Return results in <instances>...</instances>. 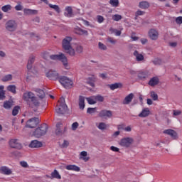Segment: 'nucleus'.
Here are the masks:
<instances>
[{
    "instance_id": "nucleus-49",
    "label": "nucleus",
    "mask_w": 182,
    "mask_h": 182,
    "mask_svg": "<svg viewBox=\"0 0 182 182\" xmlns=\"http://www.w3.org/2000/svg\"><path fill=\"white\" fill-rule=\"evenodd\" d=\"M110 31H112V33H115L116 36H120V35H122V31L117 29L111 28Z\"/></svg>"
},
{
    "instance_id": "nucleus-54",
    "label": "nucleus",
    "mask_w": 182,
    "mask_h": 182,
    "mask_svg": "<svg viewBox=\"0 0 182 182\" xmlns=\"http://www.w3.org/2000/svg\"><path fill=\"white\" fill-rule=\"evenodd\" d=\"M144 14H146L144 11H141V10H138V11L136 12L135 16H141L144 15Z\"/></svg>"
},
{
    "instance_id": "nucleus-50",
    "label": "nucleus",
    "mask_w": 182,
    "mask_h": 182,
    "mask_svg": "<svg viewBox=\"0 0 182 182\" xmlns=\"http://www.w3.org/2000/svg\"><path fill=\"white\" fill-rule=\"evenodd\" d=\"M95 97L96 103H97V102H103V100H105V98L101 95H97L95 96Z\"/></svg>"
},
{
    "instance_id": "nucleus-21",
    "label": "nucleus",
    "mask_w": 182,
    "mask_h": 182,
    "mask_svg": "<svg viewBox=\"0 0 182 182\" xmlns=\"http://www.w3.org/2000/svg\"><path fill=\"white\" fill-rule=\"evenodd\" d=\"M159 77H154L149 80V86H151V87L157 86V85H159Z\"/></svg>"
},
{
    "instance_id": "nucleus-18",
    "label": "nucleus",
    "mask_w": 182,
    "mask_h": 182,
    "mask_svg": "<svg viewBox=\"0 0 182 182\" xmlns=\"http://www.w3.org/2000/svg\"><path fill=\"white\" fill-rule=\"evenodd\" d=\"M97 80V78L96 77V75H92L87 78V82L90 86H92V87H95V82Z\"/></svg>"
},
{
    "instance_id": "nucleus-53",
    "label": "nucleus",
    "mask_w": 182,
    "mask_h": 182,
    "mask_svg": "<svg viewBox=\"0 0 182 182\" xmlns=\"http://www.w3.org/2000/svg\"><path fill=\"white\" fill-rule=\"evenodd\" d=\"M176 23H177V25H181L182 23V16H178L176 18L175 20Z\"/></svg>"
},
{
    "instance_id": "nucleus-25",
    "label": "nucleus",
    "mask_w": 182,
    "mask_h": 182,
    "mask_svg": "<svg viewBox=\"0 0 182 182\" xmlns=\"http://www.w3.org/2000/svg\"><path fill=\"white\" fill-rule=\"evenodd\" d=\"M73 49H74V50H76L77 53H82V52H83V47H82V46L79 44H73Z\"/></svg>"
},
{
    "instance_id": "nucleus-14",
    "label": "nucleus",
    "mask_w": 182,
    "mask_h": 182,
    "mask_svg": "<svg viewBox=\"0 0 182 182\" xmlns=\"http://www.w3.org/2000/svg\"><path fill=\"white\" fill-rule=\"evenodd\" d=\"M134 56L136 62H143L144 60V53H140L139 51L135 50L134 52Z\"/></svg>"
},
{
    "instance_id": "nucleus-63",
    "label": "nucleus",
    "mask_w": 182,
    "mask_h": 182,
    "mask_svg": "<svg viewBox=\"0 0 182 182\" xmlns=\"http://www.w3.org/2000/svg\"><path fill=\"white\" fill-rule=\"evenodd\" d=\"M81 30H82V28L77 27V28H75V33H77V35H80Z\"/></svg>"
},
{
    "instance_id": "nucleus-45",
    "label": "nucleus",
    "mask_w": 182,
    "mask_h": 182,
    "mask_svg": "<svg viewBox=\"0 0 182 182\" xmlns=\"http://www.w3.org/2000/svg\"><path fill=\"white\" fill-rule=\"evenodd\" d=\"M122 15L119 14H114L112 16L113 21H115L116 22H119L122 19Z\"/></svg>"
},
{
    "instance_id": "nucleus-1",
    "label": "nucleus",
    "mask_w": 182,
    "mask_h": 182,
    "mask_svg": "<svg viewBox=\"0 0 182 182\" xmlns=\"http://www.w3.org/2000/svg\"><path fill=\"white\" fill-rule=\"evenodd\" d=\"M23 100L27 102L30 107H39L41 102L32 92H26L23 95Z\"/></svg>"
},
{
    "instance_id": "nucleus-61",
    "label": "nucleus",
    "mask_w": 182,
    "mask_h": 182,
    "mask_svg": "<svg viewBox=\"0 0 182 182\" xmlns=\"http://www.w3.org/2000/svg\"><path fill=\"white\" fill-rule=\"evenodd\" d=\"M20 164H21V167H24L25 168H26V167H28V163H26L25 161L20 162Z\"/></svg>"
},
{
    "instance_id": "nucleus-6",
    "label": "nucleus",
    "mask_w": 182,
    "mask_h": 182,
    "mask_svg": "<svg viewBox=\"0 0 182 182\" xmlns=\"http://www.w3.org/2000/svg\"><path fill=\"white\" fill-rule=\"evenodd\" d=\"M58 82L65 89H72L73 87V80L66 76L60 77Z\"/></svg>"
},
{
    "instance_id": "nucleus-62",
    "label": "nucleus",
    "mask_w": 182,
    "mask_h": 182,
    "mask_svg": "<svg viewBox=\"0 0 182 182\" xmlns=\"http://www.w3.org/2000/svg\"><path fill=\"white\" fill-rule=\"evenodd\" d=\"M80 35H89V33H87V31L81 28Z\"/></svg>"
},
{
    "instance_id": "nucleus-29",
    "label": "nucleus",
    "mask_w": 182,
    "mask_h": 182,
    "mask_svg": "<svg viewBox=\"0 0 182 182\" xmlns=\"http://www.w3.org/2000/svg\"><path fill=\"white\" fill-rule=\"evenodd\" d=\"M66 170H72L73 171H80V168L75 165H68L65 166Z\"/></svg>"
},
{
    "instance_id": "nucleus-11",
    "label": "nucleus",
    "mask_w": 182,
    "mask_h": 182,
    "mask_svg": "<svg viewBox=\"0 0 182 182\" xmlns=\"http://www.w3.org/2000/svg\"><path fill=\"white\" fill-rule=\"evenodd\" d=\"M39 124V118L34 117L28 119L26 122V127L30 129H33Z\"/></svg>"
},
{
    "instance_id": "nucleus-47",
    "label": "nucleus",
    "mask_w": 182,
    "mask_h": 182,
    "mask_svg": "<svg viewBox=\"0 0 182 182\" xmlns=\"http://www.w3.org/2000/svg\"><path fill=\"white\" fill-rule=\"evenodd\" d=\"M96 19L98 23H103V22H105V17H103L102 16H100V15L97 16Z\"/></svg>"
},
{
    "instance_id": "nucleus-28",
    "label": "nucleus",
    "mask_w": 182,
    "mask_h": 182,
    "mask_svg": "<svg viewBox=\"0 0 182 182\" xmlns=\"http://www.w3.org/2000/svg\"><path fill=\"white\" fill-rule=\"evenodd\" d=\"M85 97L80 96L79 97V107L81 110H83L85 109Z\"/></svg>"
},
{
    "instance_id": "nucleus-34",
    "label": "nucleus",
    "mask_w": 182,
    "mask_h": 182,
    "mask_svg": "<svg viewBox=\"0 0 182 182\" xmlns=\"http://www.w3.org/2000/svg\"><path fill=\"white\" fill-rule=\"evenodd\" d=\"M86 100L89 105H96V98L95 96L87 97Z\"/></svg>"
},
{
    "instance_id": "nucleus-32",
    "label": "nucleus",
    "mask_w": 182,
    "mask_h": 182,
    "mask_svg": "<svg viewBox=\"0 0 182 182\" xmlns=\"http://www.w3.org/2000/svg\"><path fill=\"white\" fill-rule=\"evenodd\" d=\"M14 79V77L11 74L6 75L2 77L1 80L2 82H11Z\"/></svg>"
},
{
    "instance_id": "nucleus-2",
    "label": "nucleus",
    "mask_w": 182,
    "mask_h": 182,
    "mask_svg": "<svg viewBox=\"0 0 182 182\" xmlns=\"http://www.w3.org/2000/svg\"><path fill=\"white\" fill-rule=\"evenodd\" d=\"M72 42V37H66L63 40V48L66 51L70 56H75V51L73 49V46H70Z\"/></svg>"
},
{
    "instance_id": "nucleus-40",
    "label": "nucleus",
    "mask_w": 182,
    "mask_h": 182,
    "mask_svg": "<svg viewBox=\"0 0 182 182\" xmlns=\"http://www.w3.org/2000/svg\"><path fill=\"white\" fill-rule=\"evenodd\" d=\"M150 97L153 100H159V95L154 91L150 92Z\"/></svg>"
},
{
    "instance_id": "nucleus-39",
    "label": "nucleus",
    "mask_w": 182,
    "mask_h": 182,
    "mask_svg": "<svg viewBox=\"0 0 182 182\" xmlns=\"http://www.w3.org/2000/svg\"><path fill=\"white\" fill-rule=\"evenodd\" d=\"M119 87H122V84L115 83L109 85V88L111 90H114L115 89H119Z\"/></svg>"
},
{
    "instance_id": "nucleus-41",
    "label": "nucleus",
    "mask_w": 182,
    "mask_h": 182,
    "mask_svg": "<svg viewBox=\"0 0 182 182\" xmlns=\"http://www.w3.org/2000/svg\"><path fill=\"white\" fill-rule=\"evenodd\" d=\"M11 9H12V6L9 4L4 6L1 8V11H3V12H9V11H11Z\"/></svg>"
},
{
    "instance_id": "nucleus-33",
    "label": "nucleus",
    "mask_w": 182,
    "mask_h": 182,
    "mask_svg": "<svg viewBox=\"0 0 182 182\" xmlns=\"http://www.w3.org/2000/svg\"><path fill=\"white\" fill-rule=\"evenodd\" d=\"M35 92H37V96L40 97V99H43L45 97V91L41 89H36Z\"/></svg>"
},
{
    "instance_id": "nucleus-3",
    "label": "nucleus",
    "mask_w": 182,
    "mask_h": 182,
    "mask_svg": "<svg viewBox=\"0 0 182 182\" xmlns=\"http://www.w3.org/2000/svg\"><path fill=\"white\" fill-rule=\"evenodd\" d=\"M50 58L52 59V60H60L65 69H66L67 70H69V69H70V65H69L68 58H66V56H65V54L60 53L58 55H51L50 56Z\"/></svg>"
},
{
    "instance_id": "nucleus-19",
    "label": "nucleus",
    "mask_w": 182,
    "mask_h": 182,
    "mask_svg": "<svg viewBox=\"0 0 182 182\" xmlns=\"http://www.w3.org/2000/svg\"><path fill=\"white\" fill-rule=\"evenodd\" d=\"M0 173H1V174H5L6 176H10V174H12V170L7 166H1L0 168Z\"/></svg>"
},
{
    "instance_id": "nucleus-22",
    "label": "nucleus",
    "mask_w": 182,
    "mask_h": 182,
    "mask_svg": "<svg viewBox=\"0 0 182 182\" xmlns=\"http://www.w3.org/2000/svg\"><path fill=\"white\" fill-rule=\"evenodd\" d=\"M65 15L67 16L68 18H72V16H73V9H72V6L65 7Z\"/></svg>"
},
{
    "instance_id": "nucleus-17",
    "label": "nucleus",
    "mask_w": 182,
    "mask_h": 182,
    "mask_svg": "<svg viewBox=\"0 0 182 182\" xmlns=\"http://www.w3.org/2000/svg\"><path fill=\"white\" fill-rule=\"evenodd\" d=\"M56 131L55 133L56 134H63V133H65V132H67L68 128L67 127H64V129H61L62 127V123H58L56 124Z\"/></svg>"
},
{
    "instance_id": "nucleus-57",
    "label": "nucleus",
    "mask_w": 182,
    "mask_h": 182,
    "mask_svg": "<svg viewBox=\"0 0 182 182\" xmlns=\"http://www.w3.org/2000/svg\"><path fill=\"white\" fill-rule=\"evenodd\" d=\"M110 150H112V151H115L116 153H119V151H120V149L119 148L113 146L110 147Z\"/></svg>"
},
{
    "instance_id": "nucleus-10",
    "label": "nucleus",
    "mask_w": 182,
    "mask_h": 182,
    "mask_svg": "<svg viewBox=\"0 0 182 182\" xmlns=\"http://www.w3.org/2000/svg\"><path fill=\"white\" fill-rule=\"evenodd\" d=\"M16 28H18V24L14 20H10L6 23V29L9 32H14V31H16Z\"/></svg>"
},
{
    "instance_id": "nucleus-38",
    "label": "nucleus",
    "mask_w": 182,
    "mask_h": 182,
    "mask_svg": "<svg viewBox=\"0 0 182 182\" xmlns=\"http://www.w3.org/2000/svg\"><path fill=\"white\" fill-rule=\"evenodd\" d=\"M81 159L84 160V161H89V157H87V152L86 151H82L80 153Z\"/></svg>"
},
{
    "instance_id": "nucleus-48",
    "label": "nucleus",
    "mask_w": 182,
    "mask_h": 182,
    "mask_svg": "<svg viewBox=\"0 0 182 182\" xmlns=\"http://www.w3.org/2000/svg\"><path fill=\"white\" fill-rule=\"evenodd\" d=\"M77 127H79V124L77 123V122L73 123L71 125V129L73 132L76 131L77 129Z\"/></svg>"
},
{
    "instance_id": "nucleus-15",
    "label": "nucleus",
    "mask_w": 182,
    "mask_h": 182,
    "mask_svg": "<svg viewBox=\"0 0 182 182\" xmlns=\"http://www.w3.org/2000/svg\"><path fill=\"white\" fill-rule=\"evenodd\" d=\"M164 134H168V136H171L173 140H176V139H178L177 132L173 129H166L164 131Z\"/></svg>"
},
{
    "instance_id": "nucleus-42",
    "label": "nucleus",
    "mask_w": 182,
    "mask_h": 182,
    "mask_svg": "<svg viewBox=\"0 0 182 182\" xmlns=\"http://www.w3.org/2000/svg\"><path fill=\"white\" fill-rule=\"evenodd\" d=\"M32 63H27V69H28V72H27V79H29V77H31V76H29L31 75V70L32 69Z\"/></svg>"
},
{
    "instance_id": "nucleus-60",
    "label": "nucleus",
    "mask_w": 182,
    "mask_h": 182,
    "mask_svg": "<svg viewBox=\"0 0 182 182\" xmlns=\"http://www.w3.org/2000/svg\"><path fill=\"white\" fill-rule=\"evenodd\" d=\"M180 114H181V111L173 110V116H180Z\"/></svg>"
},
{
    "instance_id": "nucleus-37",
    "label": "nucleus",
    "mask_w": 182,
    "mask_h": 182,
    "mask_svg": "<svg viewBox=\"0 0 182 182\" xmlns=\"http://www.w3.org/2000/svg\"><path fill=\"white\" fill-rule=\"evenodd\" d=\"M48 6L52 8V9H54V11H55V12H57V14H60V8H59V6L48 4Z\"/></svg>"
},
{
    "instance_id": "nucleus-7",
    "label": "nucleus",
    "mask_w": 182,
    "mask_h": 182,
    "mask_svg": "<svg viewBox=\"0 0 182 182\" xmlns=\"http://www.w3.org/2000/svg\"><path fill=\"white\" fill-rule=\"evenodd\" d=\"M66 110H68V106L65 103V99L61 98L57 104L55 112L58 113V114H63L66 113Z\"/></svg>"
},
{
    "instance_id": "nucleus-30",
    "label": "nucleus",
    "mask_w": 182,
    "mask_h": 182,
    "mask_svg": "<svg viewBox=\"0 0 182 182\" xmlns=\"http://www.w3.org/2000/svg\"><path fill=\"white\" fill-rule=\"evenodd\" d=\"M149 75L147 74L146 71H139L138 73V77L141 79V80H143L144 79H146L148 77Z\"/></svg>"
},
{
    "instance_id": "nucleus-43",
    "label": "nucleus",
    "mask_w": 182,
    "mask_h": 182,
    "mask_svg": "<svg viewBox=\"0 0 182 182\" xmlns=\"http://www.w3.org/2000/svg\"><path fill=\"white\" fill-rule=\"evenodd\" d=\"M109 4L114 8H117L119 6V0H109Z\"/></svg>"
},
{
    "instance_id": "nucleus-31",
    "label": "nucleus",
    "mask_w": 182,
    "mask_h": 182,
    "mask_svg": "<svg viewBox=\"0 0 182 182\" xmlns=\"http://www.w3.org/2000/svg\"><path fill=\"white\" fill-rule=\"evenodd\" d=\"M150 6V4L147 1H141L139 4V7L141 9H147Z\"/></svg>"
},
{
    "instance_id": "nucleus-36",
    "label": "nucleus",
    "mask_w": 182,
    "mask_h": 182,
    "mask_svg": "<svg viewBox=\"0 0 182 182\" xmlns=\"http://www.w3.org/2000/svg\"><path fill=\"white\" fill-rule=\"evenodd\" d=\"M7 90L15 95V93H16V86L14 85H9L7 87Z\"/></svg>"
},
{
    "instance_id": "nucleus-16",
    "label": "nucleus",
    "mask_w": 182,
    "mask_h": 182,
    "mask_svg": "<svg viewBox=\"0 0 182 182\" xmlns=\"http://www.w3.org/2000/svg\"><path fill=\"white\" fill-rule=\"evenodd\" d=\"M42 146H43L42 142L38 140H33L29 144V147H31V149H39L40 147H42Z\"/></svg>"
},
{
    "instance_id": "nucleus-64",
    "label": "nucleus",
    "mask_w": 182,
    "mask_h": 182,
    "mask_svg": "<svg viewBox=\"0 0 182 182\" xmlns=\"http://www.w3.org/2000/svg\"><path fill=\"white\" fill-rule=\"evenodd\" d=\"M16 11H22V6L21 5H17L15 6Z\"/></svg>"
},
{
    "instance_id": "nucleus-59",
    "label": "nucleus",
    "mask_w": 182,
    "mask_h": 182,
    "mask_svg": "<svg viewBox=\"0 0 182 182\" xmlns=\"http://www.w3.org/2000/svg\"><path fill=\"white\" fill-rule=\"evenodd\" d=\"M107 41L108 42H109L110 43H112L113 45H114V43L117 42V41L114 40L113 38H108Z\"/></svg>"
},
{
    "instance_id": "nucleus-5",
    "label": "nucleus",
    "mask_w": 182,
    "mask_h": 182,
    "mask_svg": "<svg viewBox=\"0 0 182 182\" xmlns=\"http://www.w3.org/2000/svg\"><path fill=\"white\" fill-rule=\"evenodd\" d=\"M134 143V139L133 138L127 136L121 139L119 141L118 144L119 146H120L121 147H123L124 149H129L132 147V146H133Z\"/></svg>"
},
{
    "instance_id": "nucleus-13",
    "label": "nucleus",
    "mask_w": 182,
    "mask_h": 182,
    "mask_svg": "<svg viewBox=\"0 0 182 182\" xmlns=\"http://www.w3.org/2000/svg\"><path fill=\"white\" fill-rule=\"evenodd\" d=\"M112 113L111 112V111L106 109H103L99 113V117H103L104 119H107V117L110 118L112 117Z\"/></svg>"
},
{
    "instance_id": "nucleus-26",
    "label": "nucleus",
    "mask_w": 182,
    "mask_h": 182,
    "mask_svg": "<svg viewBox=\"0 0 182 182\" xmlns=\"http://www.w3.org/2000/svg\"><path fill=\"white\" fill-rule=\"evenodd\" d=\"M96 126L100 130H106V129L109 127V125L106 124L105 122L97 123Z\"/></svg>"
},
{
    "instance_id": "nucleus-35",
    "label": "nucleus",
    "mask_w": 182,
    "mask_h": 182,
    "mask_svg": "<svg viewBox=\"0 0 182 182\" xmlns=\"http://www.w3.org/2000/svg\"><path fill=\"white\" fill-rule=\"evenodd\" d=\"M14 106L12 101H6L4 103V109H11Z\"/></svg>"
},
{
    "instance_id": "nucleus-9",
    "label": "nucleus",
    "mask_w": 182,
    "mask_h": 182,
    "mask_svg": "<svg viewBox=\"0 0 182 182\" xmlns=\"http://www.w3.org/2000/svg\"><path fill=\"white\" fill-rule=\"evenodd\" d=\"M9 146L11 149H17L18 150H21L22 149V144L19 143V140L16 139H11L9 141Z\"/></svg>"
},
{
    "instance_id": "nucleus-51",
    "label": "nucleus",
    "mask_w": 182,
    "mask_h": 182,
    "mask_svg": "<svg viewBox=\"0 0 182 182\" xmlns=\"http://www.w3.org/2000/svg\"><path fill=\"white\" fill-rule=\"evenodd\" d=\"M87 113H89L90 114H93V113H96V107L95 108H92V107L87 108Z\"/></svg>"
},
{
    "instance_id": "nucleus-55",
    "label": "nucleus",
    "mask_w": 182,
    "mask_h": 182,
    "mask_svg": "<svg viewBox=\"0 0 182 182\" xmlns=\"http://www.w3.org/2000/svg\"><path fill=\"white\" fill-rule=\"evenodd\" d=\"M28 63H31L33 65V63L35 62V56L34 55H31L29 57V59H28Z\"/></svg>"
},
{
    "instance_id": "nucleus-24",
    "label": "nucleus",
    "mask_w": 182,
    "mask_h": 182,
    "mask_svg": "<svg viewBox=\"0 0 182 182\" xmlns=\"http://www.w3.org/2000/svg\"><path fill=\"white\" fill-rule=\"evenodd\" d=\"M150 114V109L149 108H144L141 112L139 114V117H147Z\"/></svg>"
},
{
    "instance_id": "nucleus-56",
    "label": "nucleus",
    "mask_w": 182,
    "mask_h": 182,
    "mask_svg": "<svg viewBox=\"0 0 182 182\" xmlns=\"http://www.w3.org/2000/svg\"><path fill=\"white\" fill-rule=\"evenodd\" d=\"M5 99V91L1 90L0 91V100H4Z\"/></svg>"
},
{
    "instance_id": "nucleus-44",
    "label": "nucleus",
    "mask_w": 182,
    "mask_h": 182,
    "mask_svg": "<svg viewBox=\"0 0 182 182\" xmlns=\"http://www.w3.org/2000/svg\"><path fill=\"white\" fill-rule=\"evenodd\" d=\"M20 109H21V107H19V106L14 107V108L13 109V111H12L13 116H16V114H18L19 113Z\"/></svg>"
},
{
    "instance_id": "nucleus-4",
    "label": "nucleus",
    "mask_w": 182,
    "mask_h": 182,
    "mask_svg": "<svg viewBox=\"0 0 182 182\" xmlns=\"http://www.w3.org/2000/svg\"><path fill=\"white\" fill-rule=\"evenodd\" d=\"M47 132H48V124H43L35 129V131L33 132V136H34V137H36L37 139H39V137H42V136H45V134H46Z\"/></svg>"
},
{
    "instance_id": "nucleus-27",
    "label": "nucleus",
    "mask_w": 182,
    "mask_h": 182,
    "mask_svg": "<svg viewBox=\"0 0 182 182\" xmlns=\"http://www.w3.org/2000/svg\"><path fill=\"white\" fill-rule=\"evenodd\" d=\"M51 178H57V180H60V178H62V176H60V174H59V171H58V170L55 169L51 173Z\"/></svg>"
},
{
    "instance_id": "nucleus-23",
    "label": "nucleus",
    "mask_w": 182,
    "mask_h": 182,
    "mask_svg": "<svg viewBox=\"0 0 182 182\" xmlns=\"http://www.w3.org/2000/svg\"><path fill=\"white\" fill-rule=\"evenodd\" d=\"M23 14H24V15H36V14H38V11L32 10V9H24Z\"/></svg>"
},
{
    "instance_id": "nucleus-12",
    "label": "nucleus",
    "mask_w": 182,
    "mask_h": 182,
    "mask_svg": "<svg viewBox=\"0 0 182 182\" xmlns=\"http://www.w3.org/2000/svg\"><path fill=\"white\" fill-rule=\"evenodd\" d=\"M148 36L151 41H157L159 39V31L154 28H151L148 32Z\"/></svg>"
},
{
    "instance_id": "nucleus-46",
    "label": "nucleus",
    "mask_w": 182,
    "mask_h": 182,
    "mask_svg": "<svg viewBox=\"0 0 182 182\" xmlns=\"http://www.w3.org/2000/svg\"><path fill=\"white\" fill-rule=\"evenodd\" d=\"M153 63L154 65H163L164 62H163V60L160 58H155L153 60Z\"/></svg>"
},
{
    "instance_id": "nucleus-58",
    "label": "nucleus",
    "mask_w": 182,
    "mask_h": 182,
    "mask_svg": "<svg viewBox=\"0 0 182 182\" xmlns=\"http://www.w3.org/2000/svg\"><path fill=\"white\" fill-rule=\"evenodd\" d=\"M61 147H68L69 146V142L68 141L64 140L63 142L60 144Z\"/></svg>"
},
{
    "instance_id": "nucleus-52",
    "label": "nucleus",
    "mask_w": 182,
    "mask_h": 182,
    "mask_svg": "<svg viewBox=\"0 0 182 182\" xmlns=\"http://www.w3.org/2000/svg\"><path fill=\"white\" fill-rule=\"evenodd\" d=\"M98 46L99 49H101V50H106V49H107V47L100 42L98 43Z\"/></svg>"
},
{
    "instance_id": "nucleus-8",
    "label": "nucleus",
    "mask_w": 182,
    "mask_h": 182,
    "mask_svg": "<svg viewBox=\"0 0 182 182\" xmlns=\"http://www.w3.org/2000/svg\"><path fill=\"white\" fill-rule=\"evenodd\" d=\"M46 77L50 79V80H59L61 77L56 70H50L46 73Z\"/></svg>"
},
{
    "instance_id": "nucleus-20",
    "label": "nucleus",
    "mask_w": 182,
    "mask_h": 182,
    "mask_svg": "<svg viewBox=\"0 0 182 182\" xmlns=\"http://www.w3.org/2000/svg\"><path fill=\"white\" fill-rule=\"evenodd\" d=\"M133 97H134V95L133 93H130L129 95H128L123 100V105H129L133 100Z\"/></svg>"
}]
</instances>
